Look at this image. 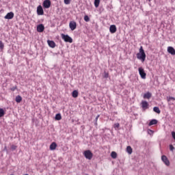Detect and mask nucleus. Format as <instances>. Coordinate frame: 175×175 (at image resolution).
Wrapping results in <instances>:
<instances>
[{
    "mask_svg": "<svg viewBox=\"0 0 175 175\" xmlns=\"http://www.w3.org/2000/svg\"><path fill=\"white\" fill-rule=\"evenodd\" d=\"M72 98H77L79 96V92L77 90H74L72 93Z\"/></svg>",
    "mask_w": 175,
    "mask_h": 175,
    "instance_id": "19",
    "label": "nucleus"
},
{
    "mask_svg": "<svg viewBox=\"0 0 175 175\" xmlns=\"http://www.w3.org/2000/svg\"><path fill=\"white\" fill-rule=\"evenodd\" d=\"M148 133H154V131H152V130H149Z\"/></svg>",
    "mask_w": 175,
    "mask_h": 175,
    "instance_id": "38",
    "label": "nucleus"
},
{
    "mask_svg": "<svg viewBox=\"0 0 175 175\" xmlns=\"http://www.w3.org/2000/svg\"><path fill=\"white\" fill-rule=\"evenodd\" d=\"M16 90H17V86L11 88V91H16Z\"/></svg>",
    "mask_w": 175,
    "mask_h": 175,
    "instance_id": "35",
    "label": "nucleus"
},
{
    "mask_svg": "<svg viewBox=\"0 0 175 175\" xmlns=\"http://www.w3.org/2000/svg\"><path fill=\"white\" fill-rule=\"evenodd\" d=\"M161 161L165 163V165H166V166H170V161H169L167 157L165 155H163L161 157Z\"/></svg>",
    "mask_w": 175,
    "mask_h": 175,
    "instance_id": "5",
    "label": "nucleus"
},
{
    "mask_svg": "<svg viewBox=\"0 0 175 175\" xmlns=\"http://www.w3.org/2000/svg\"><path fill=\"white\" fill-rule=\"evenodd\" d=\"M138 71H139V76L145 79L146 76H147V74L146 73V72H144V69L142 67L139 68H138Z\"/></svg>",
    "mask_w": 175,
    "mask_h": 175,
    "instance_id": "4",
    "label": "nucleus"
},
{
    "mask_svg": "<svg viewBox=\"0 0 175 175\" xmlns=\"http://www.w3.org/2000/svg\"><path fill=\"white\" fill-rule=\"evenodd\" d=\"M83 155L86 159H89V161H91L92 159V157H94V154H92V152L90 150H85L83 152Z\"/></svg>",
    "mask_w": 175,
    "mask_h": 175,
    "instance_id": "2",
    "label": "nucleus"
},
{
    "mask_svg": "<svg viewBox=\"0 0 175 175\" xmlns=\"http://www.w3.org/2000/svg\"><path fill=\"white\" fill-rule=\"evenodd\" d=\"M142 107L143 109H148V103L146 100H142Z\"/></svg>",
    "mask_w": 175,
    "mask_h": 175,
    "instance_id": "14",
    "label": "nucleus"
},
{
    "mask_svg": "<svg viewBox=\"0 0 175 175\" xmlns=\"http://www.w3.org/2000/svg\"><path fill=\"white\" fill-rule=\"evenodd\" d=\"M3 49H5V44L2 40H0V51H3Z\"/></svg>",
    "mask_w": 175,
    "mask_h": 175,
    "instance_id": "23",
    "label": "nucleus"
},
{
    "mask_svg": "<svg viewBox=\"0 0 175 175\" xmlns=\"http://www.w3.org/2000/svg\"><path fill=\"white\" fill-rule=\"evenodd\" d=\"M13 17H14V13L11 12H8L6 14V16L4 17V18H5V20H12V18H13Z\"/></svg>",
    "mask_w": 175,
    "mask_h": 175,
    "instance_id": "9",
    "label": "nucleus"
},
{
    "mask_svg": "<svg viewBox=\"0 0 175 175\" xmlns=\"http://www.w3.org/2000/svg\"><path fill=\"white\" fill-rule=\"evenodd\" d=\"M137 59L142 60V62H144L146 61V53L144 52V49H143V46H140L139 52L137 53Z\"/></svg>",
    "mask_w": 175,
    "mask_h": 175,
    "instance_id": "1",
    "label": "nucleus"
},
{
    "mask_svg": "<svg viewBox=\"0 0 175 175\" xmlns=\"http://www.w3.org/2000/svg\"><path fill=\"white\" fill-rule=\"evenodd\" d=\"M37 31L38 32H43L44 31V25L43 24H40L37 26Z\"/></svg>",
    "mask_w": 175,
    "mask_h": 175,
    "instance_id": "12",
    "label": "nucleus"
},
{
    "mask_svg": "<svg viewBox=\"0 0 175 175\" xmlns=\"http://www.w3.org/2000/svg\"><path fill=\"white\" fill-rule=\"evenodd\" d=\"M42 5L45 9H49L51 6V1L50 0H44Z\"/></svg>",
    "mask_w": 175,
    "mask_h": 175,
    "instance_id": "7",
    "label": "nucleus"
},
{
    "mask_svg": "<svg viewBox=\"0 0 175 175\" xmlns=\"http://www.w3.org/2000/svg\"><path fill=\"white\" fill-rule=\"evenodd\" d=\"M111 158H113V159H116V158H117V152H111Z\"/></svg>",
    "mask_w": 175,
    "mask_h": 175,
    "instance_id": "25",
    "label": "nucleus"
},
{
    "mask_svg": "<svg viewBox=\"0 0 175 175\" xmlns=\"http://www.w3.org/2000/svg\"><path fill=\"white\" fill-rule=\"evenodd\" d=\"M167 102H170L171 100L174 102L175 98L174 97H172V96H169V97H167Z\"/></svg>",
    "mask_w": 175,
    "mask_h": 175,
    "instance_id": "27",
    "label": "nucleus"
},
{
    "mask_svg": "<svg viewBox=\"0 0 175 175\" xmlns=\"http://www.w3.org/2000/svg\"><path fill=\"white\" fill-rule=\"evenodd\" d=\"M113 128L117 129V128H120V123H116L114 125H113Z\"/></svg>",
    "mask_w": 175,
    "mask_h": 175,
    "instance_id": "31",
    "label": "nucleus"
},
{
    "mask_svg": "<svg viewBox=\"0 0 175 175\" xmlns=\"http://www.w3.org/2000/svg\"><path fill=\"white\" fill-rule=\"evenodd\" d=\"M109 32H111V33H116L117 32V27H116V25L110 26Z\"/></svg>",
    "mask_w": 175,
    "mask_h": 175,
    "instance_id": "10",
    "label": "nucleus"
},
{
    "mask_svg": "<svg viewBox=\"0 0 175 175\" xmlns=\"http://www.w3.org/2000/svg\"><path fill=\"white\" fill-rule=\"evenodd\" d=\"M37 14H38V16H43V14H44V11H43V8L42 7V5H39L37 8Z\"/></svg>",
    "mask_w": 175,
    "mask_h": 175,
    "instance_id": "8",
    "label": "nucleus"
},
{
    "mask_svg": "<svg viewBox=\"0 0 175 175\" xmlns=\"http://www.w3.org/2000/svg\"><path fill=\"white\" fill-rule=\"evenodd\" d=\"M171 133H172V136L173 139L175 140V132L172 131Z\"/></svg>",
    "mask_w": 175,
    "mask_h": 175,
    "instance_id": "33",
    "label": "nucleus"
},
{
    "mask_svg": "<svg viewBox=\"0 0 175 175\" xmlns=\"http://www.w3.org/2000/svg\"><path fill=\"white\" fill-rule=\"evenodd\" d=\"M55 148H57V143L53 142V143L50 145V150H55Z\"/></svg>",
    "mask_w": 175,
    "mask_h": 175,
    "instance_id": "16",
    "label": "nucleus"
},
{
    "mask_svg": "<svg viewBox=\"0 0 175 175\" xmlns=\"http://www.w3.org/2000/svg\"><path fill=\"white\" fill-rule=\"evenodd\" d=\"M99 117H100V116L98 115L96 118V121H98V119L99 118Z\"/></svg>",
    "mask_w": 175,
    "mask_h": 175,
    "instance_id": "36",
    "label": "nucleus"
},
{
    "mask_svg": "<svg viewBox=\"0 0 175 175\" xmlns=\"http://www.w3.org/2000/svg\"><path fill=\"white\" fill-rule=\"evenodd\" d=\"M16 148H17V146H15V145L11 146V150H12L13 151H14V150H16Z\"/></svg>",
    "mask_w": 175,
    "mask_h": 175,
    "instance_id": "30",
    "label": "nucleus"
},
{
    "mask_svg": "<svg viewBox=\"0 0 175 175\" xmlns=\"http://www.w3.org/2000/svg\"><path fill=\"white\" fill-rule=\"evenodd\" d=\"M100 3V0H94L95 8H99V4Z\"/></svg>",
    "mask_w": 175,
    "mask_h": 175,
    "instance_id": "24",
    "label": "nucleus"
},
{
    "mask_svg": "<svg viewBox=\"0 0 175 175\" xmlns=\"http://www.w3.org/2000/svg\"><path fill=\"white\" fill-rule=\"evenodd\" d=\"M151 96H152L151 93L147 92V93H146V94L144 95V99H150V98H151Z\"/></svg>",
    "mask_w": 175,
    "mask_h": 175,
    "instance_id": "20",
    "label": "nucleus"
},
{
    "mask_svg": "<svg viewBox=\"0 0 175 175\" xmlns=\"http://www.w3.org/2000/svg\"><path fill=\"white\" fill-rule=\"evenodd\" d=\"M62 39L67 43H73V39L70 38L68 35H65L64 33L61 34Z\"/></svg>",
    "mask_w": 175,
    "mask_h": 175,
    "instance_id": "3",
    "label": "nucleus"
},
{
    "mask_svg": "<svg viewBox=\"0 0 175 175\" xmlns=\"http://www.w3.org/2000/svg\"><path fill=\"white\" fill-rule=\"evenodd\" d=\"M64 3L66 5H69V3H70V0H64Z\"/></svg>",
    "mask_w": 175,
    "mask_h": 175,
    "instance_id": "32",
    "label": "nucleus"
},
{
    "mask_svg": "<svg viewBox=\"0 0 175 175\" xmlns=\"http://www.w3.org/2000/svg\"><path fill=\"white\" fill-rule=\"evenodd\" d=\"M24 175H28V174H24Z\"/></svg>",
    "mask_w": 175,
    "mask_h": 175,
    "instance_id": "39",
    "label": "nucleus"
},
{
    "mask_svg": "<svg viewBox=\"0 0 175 175\" xmlns=\"http://www.w3.org/2000/svg\"><path fill=\"white\" fill-rule=\"evenodd\" d=\"M47 43L51 49H54L55 47V42L54 41L48 40Z\"/></svg>",
    "mask_w": 175,
    "mask_h": 175,
    "instance_id": "13",
    "label": "nucleus"
},
{
    "mask_svg": "<svg viewBox=\"0 0 175 175\" xmlns=\"http://www.w3.org/2000/svg\"><path fill=\"white\" fill-rule=\"evenodd\" d=\"M170 150L171 151H173V150H174V146H173V145H170Z\"/></svg>",
    "mask_w": 175,
    "mask_h": 175,
    "instance_id": "34",
    "label": "nucleus"
},
{
    "mask_svg": "<svg viewBox=\"0 0 175 175\" xmlns=\"http://www.w3.org/2000/svg\"><path fill=\"white\" fill-rule=\"evenodd\" d=\"M148 1H151V0H148Z\"/></svg>",
    "mask_w": 175,
    "mask_h": 175,
    "instance_id": "40",
    "label": "nucleus"
},
{
    "mask_svg": "<svg viewBox=\"0 0 175 175\" xmlns=\"http://www.w3.org/2000/svg\"><path fill=\"white\" fill-rule=\"evenodd\" d=\"M55 119L56 120V121H61V120H62V116H61V113L56 114Z\"/></svg>",
    "mask_w": 175,
    "mask_h": 175,
    "instance_id": "17",
    "label": "nucleus"
},
{
    "mask_svg": "<svg viewBox=\"0 0 175 175\" xmlns=\"http://www.w3.org/2000/svg\"><path fill=\"white\" fill-rule=\"evenodd\" d=\"M153 111H154L155 113H157V114H161V110L159 109V107H154L153 108Z\"/></svg>",
    "mask_w": 175,
    "mask_h": 175,
    "instance_id": "22",
    "label": "nucleus"
},
{
    "mask_svg": "<svg viewBox=\"0 0 175 175\" xmlns=\"http://www.w3.org/2000/svg\"><path fill=\"white\" fill-rule=\"evenodd\" d=\"M15 100L16 103H20V102L23 100V97H21V96H17L15 98Z\"/></svg>",
    "mask_w": 175,
    "mask_h": 175,
    "instance_id": "21",
    "label": "nucleus"
},
{
    "mask_svg": "<svg viewBox=\"0 0 175 175\" xmlns=\"http://www.w3.org/2000/svg\"><path fill=\"white\" fill-rule=\"evenodd\" d=\"M69 27L71 29V31H75L76 28H77V23H76L75 21H70L69 23Z\"/></svg>",
    "mask_w": 175,
    "mask_h": 175,
    "instance_id": "6",
    "label": "nucleus"
},
{
    "mask_svg": "<svg viewBox=\"0 0 175 175\" xmlns=\"http://www.w3.org/2000/svg\"><path fill=\"white\" fill-rule=\"evenodd\" d=\"M5 116V110L3 109L0 108V118L1 117H3Z\"/></svg>",
    "mask_w": 175,
    "mask_h": 175,
    "instance_id": "26",
    "label": "nucleus"
},
{
    "mask_svg": "<svg viewBox=\"0 0 175 175\" xmlns=\"http://www.w3.org/2000/svg\"><path fill=\"white\" fill-rule=\"evenodd\" d=\"M148 133H154V131H152V130H149Z\"/></svg>",
    "mask_w": 175,
    "mask_h": 175,
    "instance_id": "37",
    "label": "nucleus"
},
{
    "mask_svg": "<svg viewBox=\"0 0 175 175\" xmlns=\"http://www.w3.org/2000/svg\"><path fill=\"white\" fill-rule=\"evenodd\" d=\"M133 152V150L132 149V147H131V146L126 147V152H128L129 155H131V154H132Z\"/></svg>",
    "mask_w": 175,
    "mask_h": 175,
    "instance_id": "18",
    "label": "nucleus"
},
{
    "mask_svg": "<svg viewBox=\"0 0 175 175\" xmlns=\"http://www.w3.org/2000/svg\"><path fill=\"white\" fill-rule=\"evenodd\" d=\"M157 124H158V120L153 119L149 122L148 126H151L152 125H157Z\"/></svg>",
    "mask_w": 175,
    "mask_h": 175,
    "instance_id": "15",
    "label": "nucleus"
},
{
    "mask_svg": "<svg viewBox=\"0 0 175 175\" xmlns=\"http://www.w3.org/2000/svg\"><path fill=\"white\" fill-rule=\"evenodd\" d=\"M84 20L86 21V23H88L90 21V17L87 15L84 16Z\"/></svg>",
    "mask_w": 175,
    "mask_h": 175,
    "instance_id": "28",
    "label": "nucleus"
},
{
    "mask_svg": "<svg viewBox=\"0 0 175 175\" xmlns=\"http://www.w3.org/2000/svg\"><path fill=\"white\" fill-rule=\"evenodd\" d=\"M109 77V72H104V78L107 79Z\"/></svg>",
    "mask_w": 175,
    "mask_h": 175,
    "instance_id": "29",
    "label": "nucleus"
},
{
    "mask_svg": "<svg viewBox=\"0 0 175 175\" xmlns=\"http://www.w3.org/2000/svg\"><path fill=\"white\" fill-rule=\"evenodd\" d=\"M167 52L172 55H175V49L172 46L167 47Z\"/></svg>",
    "mask_w": 175,
    "mask_h": 175,
    "instance_id": "11",
    "label": "nucleus"
}]
</instances>
